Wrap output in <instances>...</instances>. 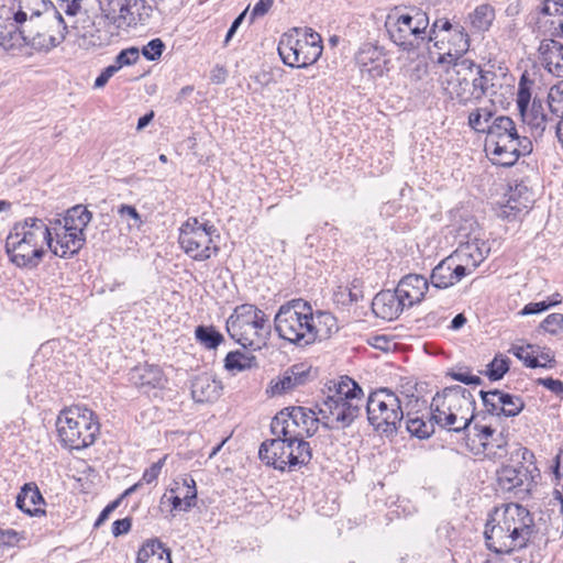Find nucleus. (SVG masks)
<instances>
[{
	"label": "nucleus",
	"mask_w": 563,
	"mask_h": 563,
	"mask_svg": "<svg viewBox=\"0 0 563 563\" xmlns=\"http://www.w3.org/2000/svg\"><path fill=\"white\" fill-rule=\"evenodd\" d=\"M54 231V238L51 233L48 251L58 257L67 258L74 256L81 250L85 244V233H76L73 230H68V228L64 225L58 229L55 228Z\"/></svg>",
	"instance_id": "6ab92c4d"
},
{
	"label": "nucleus",
	"mask_w": 563,
	"mask_h": 563,
	"mask_svg": "<svg viewBox=\"0 0 563 563\" xmlns=\"http://www.w3.org/2000/svg\"><path fill=\"white\" fill-rule=\"evenodd\" d=\"M430 410L437 426L448 431L461 432L474 418L475 399L464 387H446L432 398Z\"/></svg>",
	"instance_id": "39448f33"
},
{
	"label": "nucleus",
	"mask_w": 563,
	"mask_h": 563,
	"mask_svg": "<svg viewBox=\"0 0 563 563\" xmlns=\"http://www.w3.org/2000/svg\"><path fill=\"white\" fill-rule=\"evenodd\" d=\"M462 278V268H459V264L456 265L450 255L442 260L431 273V284L439 289L454 286Z\"/></svg>",
	"instance_id": "bb28decb"
},
{
	"label": "nucleus",
	"mask_w": 563,
	"mask_h": 563,
	"mask_svg": "<svg viewBox=\"0 0 563 563\" xmlns=\"http://www.w3.org/2000/svg\"><path fill=\"white\" fill-rule=\"evenodd\" d=\"M167 457L168 455H164L162 459H159L157 462L153 463L148 468H146L143 473L142 482L146 484L154 483L158 478Z\"/></svg>",
	"instance_id": "603ef678"
},
{
	"label": "nucleus",
	"mask_w": 563,
	"mask_h": 563,
	"mask_svg": "<svg viewBox=\"0 0 563 563\" xmlns=\"http://www.w3.org/2000/svg\"><path fill=\"white\" fill-rule=\"evenodd\" d=\"M222 390L221 382L209 374L197 375L191 383V396L196 402H213Z\"/></svg>",
	"instance_id": "a878e982"
},
{
	"label": "nucleus",
	"mask_w": 563,
	"mask_h": 563,
	"mask_svg": "<svg viewBox=\"0 0 563 563\" xmlns=\"http://www.w3.org/2000/svg\"><path fill=\"white\" fill-rule=\"evenodd\" d=\"M356 63L361 71L367 73L371 77H379L384 74V53L372 44H365L360 48L356 54Z\"/></svg>",
	"instance_id": "cd10ccee"
},
{
	"label": "nucleus",
	"mask_w": 563,
	"mask_h": 563,
	"mask_svg": "<svg viewBox=\"0 0 563 563\" xmlns=\"http://www.w3.org/2000/svg\"><path fill=\"white\" fill-rule=\"evenodd\" d=\"M84 0H57L55 7L47 0H13L10 5L0 8V20L4 27L19 33L25 44L38 51H49L65 38L66 22L63 13L74 16Z\"/></svg>",
	"instance_id": "f257e3e1"
},
{
	"label": "nucleus",
	"mask_w": 563,
	"mask_h": 563,
	"mask_svg": "<svg viewBox=\"0 0 563 563\" xmlns=\"http://www.w3.org/2000/svg\"><path fill=\"white\" fill-rule=\"evenodd\" d=\"M267 316L251 303H243L234 309L227 321L230 336L243 347L258 350L269 333Z\"/></svg>",
	"instance_id": "f8f14e48"
},
{
	"label": "nucleus",
	"mask_w": 563,
	"mask_h": 563,
	"mask_svg": "<svg viewBox=\"0 0 563 563\" xmlns=\"http://www.w3.org/2000/svg\"><path fill=\"white\" fill-rule=\"evenodd\" d=\"M51 230L40 218L29 217L13 224L7 239L5 252L20 268H36L48 251Z\"/></svg>",
	"instance_id": "7ed1b4c3"
},
{
	"label": "nucleus",
	"mask_w": 563,
	"mask_h": 563,
	"mask_svg": "<svg viewBox=\"0 0 563 563\" xmlns=\"http://www.w3.org/2000/svg\"><path fill=\"white\" fill-rule=\"evenodd\" d=\"M548 103L551 112L563 119V80L551 87Z\"/></svg>",
	"instance_id": "37998d69"
},
{
	"label": "nucleus",
	"mask_w": 563,
	"mask_h": 563,
	"mask_svg": "<svg viewBox=\"0 0 563 563\" xmlns=\"http://www.w3.org/2000/svg\"><path fill=\"white\" fill-rule=\"evenodd\" d=\"M434 22L428 31L429 16L426 12L413 10L412 13H389L385 21V27L390 41L404 52H413L426 42L435 40Z\"/></svg>",
	"instance_id": "1a4fd4ad"
},
{
	"label": "nucleus",
	"mask_w": 563,
	"mask_h": 563,
	"mask_svg": "<svg viewBox=\"0 0 563 563\" xmlns=\"http://www.w3.org/2000/svg\"><path fill=\"white\" fill-rule=\"evenodd\" d=\"M494 19V9L488 4L478 5L470 15L472 26L477 31H486Z\"/></svg>",
	"instance_id": "ea45409f"
},
{
	"label": "nucleus",
	"mask_w": 563,
	"mask_h": 563,
	"mask_svg": "<svg viewBox=\"0 0 563 563\" xmlns=\"http://www.w3.org/2000/svg\"><path fill=\"white\" fill-rule=\"evenodd\" d=\"M56 428L62 444L73 450H81L93 444L99 433V422L95 413L79 406L62 410L56 420Z\"/></svg>",
	"instance_id": "9d476101"
},
{
	"label": "nucleus",
	"mask_w": 563,
	"mask_h": 563,
	"mask_svg": "<svg viewBox=\"0 0 563 563\" xmlns=\"http://www.w3.org/2000/svg\"><path fill=\"white\" fill-rule=\"evenodd\" d=\"M287 371L297 386L305 385L309 379L310 371L303 364H296Z\"/></svg>",
	"instance_id": "864d4df0"
},
{
	"label": "nucleus",
	"mask_w": 563,
	"mask_h": 563,
	"mask_svg": "<svg viewBox=\"0 0 563 563\" xmlns=\"http://www.w3.org/2000/svg\"><path fill=\"white\" fill-rule=\"evenodd\" d=\"M120 69V66L110 65L95 80V88L99 89L107 85L109 79Z\"/></svg>",
	"instance_id": "13d9d810"
},
{
	"label": "nucleus",
	"mask_w": 563,
	"mask_h": 563,
	"mask_svg": "<svg viewBox=\"0 0 563 563\" xmlns=\"http://www.w3.org/2000/svg\"><path fill=\"white\" fill-rule=\"evenodd\" d=\"M274 325L280 339L297 346L316 342L313 311L310 303L302 299H292L282 305L274 318Z\"/></svg>",
	"instance_id": "6e6552de"
},
{
	"label": "nucleus",
	"mask_w": 563,
	"mask_h": 563,
	"mask_svg": "<svg viewBox=\"0 0 563 563\" xmlns=\"http://www.w3.org/2000/svg\"><path fill=\"white\" fill-rule=\"evenodd\" d=\"M313 328L317 331L316 341L327 339L338 331L336 319L330 312L318 311L313 314Z\"/></svg>",
	"instance_id": "58836bf2"
},
{
	"label": "nucleus",
	"mask_w": 563,
	"mask_h": 563,
	"mask_svg": "<svg viewBox=\"0 0 563 563\" xmlns=\"http://www.w3.org/2000/svg\"><path fill=\"white\" fill-rule=\"evenodd\" d=\"M262 462L279 471H291L295 466L307 465L311 457L308 442L288 440L286 437L264 441L258 450Z\"/></svg>",
	"instance_id": "ddd939ff"
},
{
	"label": "nucleus",
	"mask_w": 563,
	"mask_h": 563,
	"mask_svg": "<svg viewBox=\"0 0 563 563\" xmlns=\"http://www.w3.org/2000/svg\"><path fill=\"white\" fill-rule=\"evenodd\" d=\"M91 219L92 213L86 207L77 205L67 210L63 220V225L76 233H84Z\"/></svg>",
	"instance_id": "c9c22d12"
},
{
	"label": "nucleus",
	"mask_w": 563,
	"mask_h": 563,
	"mask_svg": "<svg viewBox=\"0 0 563 563\" xmlns=\"http://www.w3.org/2000/svg\"><path fill=\"white\" fill-rule=\"evenodd\" d=\"M441 86L451 100L466 106L475 100L472 91L476 64L468 58L455 59L453 65H443Z\"/></svg>",
	"instance_id": "dca6fc26"
},
{
	"label": "nucleus",
	"mask_w": 563,
	"mask_h": 563,
	"mask_svg": "<svg viewBox=\"0 0 563 563\" xmlns=\"http://www.w3.org/2000/svg\"><path fill=\"white\" fill-rule=\"evenodd\" d=\"M111 25L104 13L98 20L84 25L79 35L80 46L90 48L109 45L114 36V33L110 30Z\"/></svg>",
	"instance_id": "412c9836"
},
{
	"label": "nucleus",
	"mask_w": 563,
	"mask_h": 563,
	"mask_svg": "<svg viewBox=\"0 0 563 563\" xmlns=\"http://www.w3.org/2000/svg\"><path fill=\"white\" fill-rule=\"evenodd\" d=\"M406 308L404 301L395 290H382L372 301V310L376 317L391 321L400 316Z\"/></svg>",
	"instance_id": "4be33fe9"
},
{
	"label": "nucleus",
	"mask_w": 563,
	"mask_h": 563,
	"mask_svg": "<svg viewBox=\"0 0 563 563\" xmlns=\"http://www.w3.org/2000/svg\"><path fill=\"white\" fill-rule=\"evenodd\" d=\"M118 212L122 217L126 216L133 219L137 225L142 224L141 216L133 206L122 205L119 207Z\"/></svg>",
	"instance_id": "69168bd1"
},
{
	"label": "nucleus",
	"mask_w": 563,
	"mask_h": 563,
	"mask_svg": "<svg viewBox=\"0 0 563 563\" xmlns=\"http://www.w3.org/2000/svg\"><path fill=\"white\" fill-rule=\"evenodd\" d=\"M321 423L320 416L306 407H288L280 410L272 420L271 430L275 437H286L288 440L306 442L312 437Z\"/></svg>",
	"instance_id": "4468645a"
},
{
	"label": "nucleus",
	"mask_w": 563,
	"mask_h": 563,
	"mask_svg": "<svg viewBox=\"0 0 563 563\" xmlns=\"http://www.w3.org/2000/svg\"><path fill=\"white\" fill-rule=\"evenodd\" d=\"M20 541L19 533L13 529H0V550L11 548Z\"/></svg>",
	"instance_id": "5fc2aeb1"
},
{
	"label": "nucleus",
	"mask_w": 563,
	"mask_h": 563,
	"mask_svg": "<svg viewBox=\"0 0 563 563\" xmlns=\"http://www.w3.org/2000/svg\"><path fill=\"white\" fill-rule=\"evenodd\" d=\"M527 478L528 472L522 466H503L496 473L497 490L507 493L519 489Z\"/></svg>",
	"instance_id": "7c9ffc66"
},
{
	"label": "nucleus",
	"mask_w": 563,
	"mask_h": 563,
	"mask_svg": "<svg viewBox=\"0 0 563 563\" xmlns=\"http://www.w3.org/2000/svg\"><path fill=\"white\" fill-rule=\"evenodd\" d=\"M43 504L44 498L37 486L34 483L24 484L16 497V507L31 516H36L44 512L40 508Z\"/></svg>",
	"instance_id": "2f4dec72"
},
{
	"label": "nucleus",
	"mask_w": 563,
	"mask_h": 563,
	"mask_svg": "<svg viewBox=\"0 0 563 563\" xmlns=\"http://www.w3.org/2000/svg\"><path fill=\"white\" fill-rule=\"evenodd\" d=\"M533 529L530 511L519 504L509 503L494 509L484 534L489 550L510 553L528 544Z\"/></svg>",
	"instance_id": "f03ea898"
},
{
	"label": "nucleus",
	"mask_w": 563,
	"mask_h": 563,
	"mask_svg": "<svg viewBox=\"0 0 563 563\" xmlns=\"http://www.w3.org/2000/svg\"><path fill=\"white\" fill-rule=\"evenodd\" d=\"M493 434L494 430L490 427H483L478 433V438L488 457H500L506 454L505 443H498L495 449L494 444L488 441Z\"/></svg>",
	"instance_id": "79ce46f5"
},
{
	"label": "nucleus",
	"mask_w": 563,
	"mask_h": 563,
	"mask_svg": "<svg viewBox=\"0 0 563 563\" xmlns=\"http://www.w3.org/2000/svg\"><path fill=\"white\" fill-rule=\"evenodd\" d=\"M494 118L496 117L492 108H476L468 114V125L477 133L487 134Z\"/></svg>",
	"instance_id": "4c0bfd02"
},
{
	"label": "nucleus",
	"mask_w": 563,
	"mask_h": 563,
	"mask_svg": "<svg viewBox=\"0 0 563 563\" xmlns=\"http://www.w3.org/2000/svg\"><path fill=\"white\" fill-rule=\"evenodd\" d=\"M130 529H131V519L130 518H123V519L115 520L112 525V533L115 537L129 532Z\"/></svg>",
	"instance_id": "0e129e2a"
},
{
	"label": "nucleus",
	"mask_w": 563,
	"mask_h": 563,
	"mask_svg": "<svg viewBox=\"0 0 563 563\" xmlns=\"http://www.w3.org/2000/svg\"><path fill=\"white\" fill-rule=\"evenodd\" d=\"M163 49L164 43L162 40L154 38L142 48V54L148 60H156L161 57Z\"/></svg>",
	"instance_id": "3c124183"
},
{
	"label": "nucleus",
	"mask_w": 563,
	"mask_h": 563,
	"mask_svg": "<svg viewBox=\"0 0 563 563\" xmlns=\"http://www.w3.org/2000/svg\"><path fill=\"white\" fill-rule=\"evenodd\" d=\"M540 384H542L545 388L551 390L554 394H562L563 393V383L559 379H553L551 377L540 379Z\"/></svg>",
	"instance_id": "338daca9"
},
{
	"label": "nucleus",
	"mask_w": 563,
	"mask_h": 563,
	"mask_svg": "<svg viewBox=\"0 0 563 563\" xmlns=\"http://www.w3.org/2000/svg\"><path fill=\"white\" fill-rule=\"evenodd\" d=\"M509 371V360L503 355H496L488 364L486 375L490 380H498Z\"/></svg>",
	"instance_id": "a18cd8bd"
},
{
	"label": "nucleus",
	"mask_w": 563,
	"mask_h": 563,
	"mask_svg": "<svg viewBox=\"0 0 563 563\" xmlns=\"http://www.w3.org/2000/svg\"><path fill=\"white\" fill-rule=\"evenodd\" d=\"M551 308V303H548L547 300L539 301V302H530L523 307V309L520 311L521 314L528 316V314H536L541 313L545 310Z\"/></svg>",
	"instance_id": "052dcab7"
},
{
	"label": "nucleus",
	"mask_w": 563,
	"mask_h": 563,
	"mask_svg": "<svg viewBox=\"0 0 563 563\" xmlns=\"http://www.w3.org/2000/svg\"><path fill=\"white\" fill-rule=\"evenodd\" d=\"M406 417V429L411 434L419 439H427L434 432V426L437 424L432 420V412L430 413L429 420H424L422 416L412 413L410 411L405 412Z\"/></svg>",
	"instance_id": "f704fd0d"
},
{
	"label": "nucleus",
	"mask_w": 563,
	"mask_h": 563,
	"mask_svg": "<svg viewBox=\"0 0 563 563\" xmlns=\"http://www.w3.org/2000/svg\"><path fill=\"white\" fill-rule=\"evenodd\" d=\"M136 563H173L170 551L159 540H147L139 550Z\"/></svg>",
	"instance_id": "473e14b6"
},
{
	"label": "nucleus",
	"mask_w": 563,
	"mask_h": 563,
	"mask_svg": "<svg viewBox=\"0 0 563 563\" xmlns=\"http://www.w3.org/2000/svg\"><path fill=\"white\" fill-rule=\"evenodd\" d=\"M537 350H540V347L533 346L530 344L527 346L512 345V347L510 349V352L515 356H517L520 361H522L526 366H528L530 368H537V367H539V363H538L537 358L534 357Z\"/></svg>",
	"instance_id": "c03bdc74"
},
{
	"label": "nucleus",
	"mask_w": 563,
	"mask_h": 563,
	"mask_svg": "<svg viewBox=\"0 0 563 563\" xmlns=\"http://www.w3.org/2000/svg\"><path fill=\"white\" fill-rule=\"evenodd\" d=\"M277 51L285 65L305 68L320 58L322 40L310 27L303 30L294 27L280 36Z\"/></svg>",
	"instance_id": "9b49d317"
},
{
	"label": "nucleus",
	"mask_w": 563,
	"mask_h": 563,
	"mask_svg": "<svg viewBox=\"0 0 563 563\" xmlns=\"http://www.w3.org/2000/svg\"><path fill=\"white\" fill-rule=\"evenodd\" d=\"M130 380L136 387L148 390L164 387L166 378L159 366L143 364L131 371Z\"/></svg>",
	"instance_id": "c85d7f7f"
},
{
	"label": "nucleus",
	"mask_w": 563,
	"mask_h": 563,
	"mask_svg": "<svg viewBox=\"0 0 563 563\" xmlns=\"http://www.w3.org/2000/svg\"><path fill=\"white\" fill-rule=\"evenodd\" d=\"M540 328L550 334H556L563 329V314L551 313L540 324Z\"/></svg>",
	"instance_id": "09e8293b"
},
{
	"label": "nucleus",
	"mask_w": 563,
	"mask_h": 563,
	"mask_svg": "<svg viewBox=\"0 0 563 563\" xmlns=\"http://www.w3.org/2000/svg\"><path fill=\"white\" fill-rule=\"evenodd\" d=\"M532 202L528 189L523 185H517L510 188L508 198L505 203L500 205L497 210V216L503 219H515L518 213L528 210Z\"/></svg>",
	"instance_id": "b1692460"
},
{
	"label": "nucleus",
	"mask_w": 563,
	"mask_h": 563,
	"mask_svg": "<svg viewBox=\"0 0 563 563\" xmlns=\"http://www.w3.org/2000/svg\"><path fill=\"white\" fill-rule=\"evenodd\" d=\"M485 150L492 155L496 165L512 166L520 156L532 152V142L520 136L514 120L506 115H497L487 132Z\"/></svg>",
	"instance_id": "423d86ee"
},
{
	"label": "nucleus",
	"mask_w": 563,
	"mask_h": 563,
	"mask_svg": "<svg viewBox=\"0 0 563 563\" xmlns=\"http://www.w3.org/2000/svg\"><path fill=\"white\" fill-rule=\"evenodd\" d=\"M247 11H249V8H246L241 14H239L235 18V20L233 21V23L231 24V26L227 33L225 41H224L225 43H228L233 37L234 33L236 32V30L243 22L244 18L246 16Z\"/></svg>",
	"instance_id": "774afa93"
},
{
	"label": "nucleus",
	"mask_w": 563,
	"mask_h": 563,
	"mask_svg": "<svg viewBox=\"0 0 563 563\" xmlns=\"http://www.w3.org/2000/svg\"><path fill=\"white\" fill-rule=\"evenodd\" d=\"M539 22L548 26L552 36L563 33V0H544Z\"/></svg>",
	"instance_id": "c756f323"
},
{
	"label": "nucleus",
	"mask_w": 563,
	"mask_h": 563,
	"mask_svg": "<svg viewBox=\"0 0 563 563\" xmlns=\"http://www.w3.org/2000/svg\"><path fill=\"white\" fill-rule=\"evenodd\" d=\"M415 395L399 397L388 388H380L369 394L366 401L367 420L380 434L394 437L405 418V410L411 402H418Z\"/></svg>",
	"instance_id": "0eeeda50"
},
{
	"label": "nucleus",
	"mask_w": 563,
	"mask_h": 563,
	"mask_svg": "<svg viewBox=\"0 0 563 563\" xmlns=\"http://www.w3.org/2000/svg\"><path fill=\"white\" fill-rule=\"evenodd\" d=\"M531 115H532V118L530 120H528V123L536 129H540L541 131H544L547 117L542 112L541 104L536 106V102H533L532 108H531Z\"/></svg>",
	"instance_id": "6e6d98bb"
},
{
	"label": "nucleus",
	"mask_w": 563,
	"mask_h": 563,
	"mask_svg": "<svg viewBox=\"0 0 563 563\" xmlns=\"http://www.w3.org/2000/svg\"><path fill=\"white\" fill-rule=\"evenodd\" d=\"M216 232L217 229L209 222H199L197 218H191L180 227L178 242L192 260L207 261L219 252L212 240Z\"/></svg>",
	"instance_id": "2eb2a0df"
},
{
	"label": "nucleus",
	"mask_w": 563,
	"mask_h": 563,
	"mask_svg": "<svg viewBox=\"0 0 563 563\" xmlns=\"http://www.w3.org/2000/svg\"><path fill=\"white\" fill-rule=\"evenodd\" d=\"M140 58V52L136 47H129L126 49L121 51L115 57L114 66H129L133 65Z\"/></svg>",
	"instance_id": "8fccbe9b"
},
{
	"label": "nucleus",
	"mask_w": 563,
	"mask_h": 563,
	"mask_svg": "<svg viewBox=\"0 0 563 563\" xmlns=\"http://www.w3.org/2000/svg\"><path fill=\"white\" fill-rule=\"evenodd\" d=\"M450 375L453 379L466 385H479L482 383L481 377L472 375L470 372H453Z\"/></svg>",
	"instance_id": "680f3d73"
},
{
	"label": "nucleus",
	"mask_w": 563,
	"mask_h": 563,
	"mask_svg": "<svg viewBox=\"0 0 563 563\" xmlns=\"http://www.w3.org/2000/svg\"><path fill=\"white\" fill-rule=\"evenodd\" d=\"M496 77L494 71L484 70L479 65H476L472 88L476 101L490 92L494 87L493 81Z\"/></svg>",
	"instance_id": "e433bc0d"
},
{
	"label": "nucleus",
	"mask_w": 563,
	"mask_h": 563,
	"mask_svg": "<svg viewBox=\"0 0 563 563\" xmlns=\"http://www.w3.org/2000/svg\"><path fill=\"white\" fill-rule=\"evenodd\" d=\"M540 62L556 77L563 76V45L555 40H543L539 46Z\"/></svg>",
	"instance_id": "393cba45"
},
{
	"label": "nucleus",
	"mask_w": 563,
	"mask_h": 563,
	"mask_svg": "<svg viewBox=\"0 0 563 563\" xmlns=\"http://www.w3.org/2000/svg\"><path fill=\"white\" fill-rule=\"evenodd\" d=\"M428 288V280L423 276L410 274L401 278L396 291L406 307H412L423 299Z\"/></svg>",
	"instance_id": "5701e85b"
},
{
	"label": "nucleus",
	"mask_w": 563,
	"mask_h": 563,
	"mask_svg": "<svg viewBox=\"0 0 563 563\" xmlns=\"http://www.w3.org/2000/svg\"><path fill=\"white\" fill-rule=\"evenodd\" d=\"M529 102H530V92H529V90L526 89V88L520 87L519 91H518V97H517V106H518V109H519L521 115L523 117V120H527V113L526 112L528 110Z\"/></svg>",
	"instance_id": "bf43d9fd"
},
{
	"label": "nucleus",
	"mask_w": 563,
	"mask_h": 563,
	"mask_svg": "<svg viewBox=\"0 0 563 563\" xmlns=\"http://www.w3.org/2000/svg\"><path fill=\"white\" fill-rule=\"evenodd\" d=\"M489 253L487 243L478 238L473 236L467 241L460 243L459 247L450 255L459 268L463 271V277L471 275L486 258Z\"/></svg>",
	"instance_id": "a211bd4d"
},
{
	"label": "nucleus",
	"mask_w": 563,
	"mask_h": 563,
	"mask_svg": "<svg viewBox=\"0 0 563 563\" xmlns=\"http://www.w3.org/2000/svg\"><path fill=\"white\" fill-rule=\"evenodd\" d=\"M298 387L296 383L292 380L291 375L288 371H285L282 376H279L276 380H272L269 385V389L267 390L273 396L280 395L284 393H288Z\"/></svg>",
	"instance_id": "49530a36"
},
{
	"label": "nucleus",
	"mask_w": 563,
	"mask_h": 563,
	"mask_svg": "<svg viewBox=\"0 0 563 563\" xmlns=\"http://www.w3.org/2000/svg\"><path fill=\"white\" fill-rule=\"evenodd\" d=\"M273 3L274 0H258L251 11L250 22L252 23L256 18L265 15Z\"/></svg>",
	"instance_id": "4d7b16f0"
},
{
	"label": "nucleus",
	"mask_w": 563,
	"mask_h": 563,
	"mask_svg": "<svg viewBox=\"0 0 563 563\" xmlns=\"http://www.w3.org/2000/svg\"><path fill=\"white\" fill-rule=\"evenodd\" d=\"M101 11L115 29L128 30L145 24L153 8L145 0H110Z\"/></svg>",
	"instance_id": "f3484780"
},
{
	"label": "nucleus",
	"mask_w": 563,
	"mask_h": 563,
	"mask_svg": "<svg viewBox=\"0 0 563 563\" xmlns=\"http://www.w3.org/2000/svg\"><path fill=\"white\" fill-rule=\"evenodd\" d=\"M250 366V360L241 352H230L225 357V368L243 371Z\"/></svg>",
	"instance_id": "de8ad7c7"
},
{
	"label": "nucleus",
	"mask_w": 563,
	"mask_h": 563,
	"mask_svg": "<svg viewBox=\"0 0 563 563\" xmlns=\"http://www.w3.org/2000/svg\"><path fill=\"white\" fill-rule=\"evenodd\" d=\"M486 410L490 413H503L507 417H515L521 412L525 404L520 397L503 393L498 389L479 391Z\"/></svg>",
	"instance_id": "aec40b11"
},
{
	"label": "nucleus",
	"mask_w": 563,
	"mask_h": 563,
	"mask_svg": "<svg viewBox=\"0 0 563 563\" xmlns=\"http://www.w3.org/2000/svg\"><path fill=\"white\" fill-rule=\"evenodd\" d=\"M452 46L448 53L441 54L438 57L440 65H453L455 59H463L462 56L470 48L468 35L463 30L455 29L452 34Z\"/></svg>",
	"instance_id": "72a5a7b5"
},
{
	"label": "nucleus",
	"mask_w": 563,
	"mask_h": 563,
	"mask_svg": "<svg viewBox=\"0 0 563 563\" xmlns=\"http://www.w3.org/2000/svg\"><path fill=\"white\" fill-rule=\"evenodd\" d=\"M196 339L207 349H216L222 341L223 335L213 327L199 325L195 331Z\"/></svg>",
	"instance_id": "a19ab883"
},
{
	"label": "nucleus",
	"mask_w": 563,
	"mask_h": 563,
	"mask_svg": "<svg viewBox=\"0 0 563 563\" xmlns=\"http://www.w3.org/2000/svg\"><path fill=\"white\" fill-rule=\"evenodd\" d=\"M363 407V389L352 378L342 376L329 383L328 394L318 406V415L328 429L346 428L361 415Z\"/></svg>",
	"instance_id": "20e7f679"
},
{
	"label": "nucleus",
	"mask_w": 563,
	"mask_h": 563,
	"mask_svg": "<svg viewBox=\"0 0 563 563\" xmlns=\"http://www.w3.org/2000/svg\"><path fill=\"white\" fill-rule=\"evenodd\" d=\"M534 357L539 363V367H553L555 363L554 355L549 349L541 352L537 351Z\"/></svg>",
	"instance_id": "e2e57ef3"
}]
</instances>
